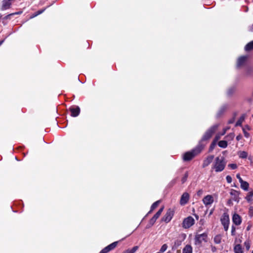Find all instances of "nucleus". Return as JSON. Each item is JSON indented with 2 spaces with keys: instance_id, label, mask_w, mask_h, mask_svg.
Listing matches in <instances>:
<instances>
[{
  "instance_id": "f257e3e1",
  "label": "nucleus",
  "mask_w": 253,
  "mask_h": 253,
  "mask_svg": "<svg viewBox=\"0 0 253 253\" xmlns=\"http://www.w3.org/2000/svg\"><path fill=\"white\" fill-rule=\"evenodd\" d=\"M225 165L226 162L224 158L222 156H219L215 158L212 169L217 172H220L224 169Z\"/></svg>"
},
{
  "instance_id": "f03ea898",
  "label": "nucleus",
  "mask_w": 253,
  "mask_h": 253,
  "mask_svg": "<svg viewBox=\"0 0 253 253\" xmlns=\"http://www.w3.org/2000/svg\"><path fill=\"white\" fill-rule=\"evenodd\" d=\"M195 220L192 216H188L184 219L182 222V227L185 229H187L194 225Z\"/></svg>"
},
{
  "instance_id": "7ed1b4c3",
  "label": "nucleus",
  "mask_w": 253,
  "mask_h": 253,
  "mask_svg": "<svg viewBox=\"0 0 253 253\" xmlns=\"http://www.w3.org/2000/svg\"><path fill=\"white\" fill-rule=\"evenodd\" d=\"M200 152V151L198 150H193L192 151L186 152L183 156V159L184 161H189L199 153Z\"/></svg>"
},
{
  "instance_id": "20e7f679",
  "label": "nucleus",
  "mask_w": 253,
  "mask_h": 253,
  "mask_svg": "<svg viewBox=\"0 0 253 253\" xmlns=\"http://www.w3.org/2000/svg\"><path fill=\"white\" fill-rule=\"evenodd\" d=\"M221 222L225 231H227L229 224V217L227 213H224L221 218Z\"/></svg>"
},
{
  "instance_id": "39448f33",
  "label": "nucleus",
  "mask_w": 253,
  "mask_h": 253,
  "mask_svg": "<svg viewBox=\"0 0 253 253\" xmlns=\"http://www.w3.org/2000/svg\"><path fill=\"white\" fill-rule=\"evenodd\" d=\"M217 128V126L215 125L211 127L207 131V132L205 133V135H204L203 139L204 140H207L211 137L212 135L213 134V133L215 132L216 129Z\"/></svg>"
},
{
  "instance_id": "423d86ee",
  "label": "nucleus",
  "mask_w": 253,
  "mask_h": 253,
  "mask_svg": "<svg viewBox=\"0 0 253 253\" xmlns=\"http://www.w3.org/2000/svg\"><path fill=\"white\" fill-rule=\"evenodd\" d=\"M207 234L206 233L197 235L195 236V244H200L203 242H207Z\"/></svg>"
},
{
  "instance_id": "0eeeda50",
  "label": "nucleus",
  "mask_w": 253,
  "mask_h": 253,
  "mask_svg": "<svg viewBox=\"0 0 253 253\" xmlns=\"http://www.w3.org/2000/svg\"><path fill=\"white\" fill-rule=\"evenodd\" d=\"M173 215V213L172 211L171 210L169 209L162 218V220L166 223H168L171 220Z\"/></svg>"
},
{
  "instance_id": "6e6552de",
  "label": "nucleus",
  "mask_w": 253,
  "mask_h": 253,
  "mask_svg": "<svg viewBox=\"0 0 253 253\" xmlns=\"http://www.w3.org/2000/svg\"><path fill=\"white\" fill-rule=\"evenodd\" d=\"M117 244L118 242H115L110 244L109 245L104 248L103 250H102L100 252V253H107L109 251L114 249L117 246Z\"/></svg>"
},
{
  "instance_id": "1a4fd4ad",
  "label": "nucleus",
  "mask_w": 253,
  "mask_h": 253,
  "mask_svg": "<svg viewBox=\"0 0 253 253\" xmlns=\"http://www.w3.org/2000/svg\"><path fill=\"white\" fill-rule=\"evenodd\" d=\"M203 202L206 206L211 205L213 202V197L211 195H207L203 198Z\"/></svg>"
},
{
  "instance_id": "9d476101",
  "label": "nucleus",
  "mask_w": 253,
  "mask_h": 253,
  "mask_svg": "<svg viewBox=\"0 0 253 253\" xmlns=\"http://www.w3.org/2000/svg\"><path fill=\"white\" fill-rule=\"evenodd\" d=\"M230 194L231 196L232 200L236 201L238 203L239 202V193L238 191L234 189H231L230 192Z\"/></svg>"
},
{
  "instance_id": "9b49d317",
  "label": "nucleus",
  "mask_w": 253,
  "mask_h": 253,
  "mask_svg": "<svg viewBox=\"0 0 253 253\" xmlns=\"http://www.w3.org/2000/svg\"><path fill=\"white\" fill-rule=\"evenodd\" d=\"M189 200V195L187 192H184L181 197L180 204L181 205H185Z\"/></svg>"
},
{
  "instance_id": "f8f14e48",
  "label": "nucleus",
  "mask_w": 253,
  "mask_h": 253,
  "mask_svg": "<svg viewBox=\"0 0 253 253\" xmlns=\"http://www.w3.org/2000/svg\"><path fill=\"white\" fill-rule=\"evenodd\" d=\"M70 110L71 112V116L74 117L78 116L80 112V109L79 107H72L70 108Z\"/></svg>"
},
{
  "instance_id": "ddd939ff",
  "label": "nucleus",
  "mask_w": 253,
  "mask_h": 253,
  "mask_svg": "<svg viewBox=\"0 0 253 253\" xmlns=\"http://www.w3.org/2000/svg\"><path fill=\"white\" fill-rule=\"evenodd\" d=\"M232 220L233 223L237 225H240L242 222L241 217L237 213H235L233 215Z\"/></svg>"
},
{
  "instance_id": "4468645a",
  "label": "nucleus",
  "mask_w": 253,
  "mask_h": 253,
  "mask_svg": "<svg viewBox=\"0 0 253 253\" xmlns=\"http://www.w3.org/2000/svg\"><path fill=\"white\" fill-rule=\"evenodd\" d=\"M213 158L214 156L213 155L207 157L203 162V167L205 168L208 166L213 161Z\"/></svg>"
},
{
  "instance_id": "2eb2a0df",
  "label": "nucleus",
  "mask_w": 253,
  "mask_h": 253,
  "mask_svg": "<svg viewBox=\"0 0 253 253\" xmlns=\"http://www.w3.org/2000/svg\"><path fill=\"white\" fill-rule=\"evenodd\" d=\"M247 59V56H243L240 57L237 60V65L238 67H240L243 65L245 63L246 60Z\"/></svg>"
},
{
  "instance_id": "dca6fc26",
  "label": "nucleus",
  "mask_w": 253,
  "mask_h": 253,
  "mask_svg": "<svg viewBox=\"0 0 253 253\" xmlns=\"http://www.w3.org/2000/svg\"><path fill=\"white\" fill-rule=\"evenodd\" d=\"M11 0H3L2 1V9H6L7 8H9L11 5Z\"/></svg>"
},
{
  "instance_id": "f3484780",
  "label": "nucleus",
  "mask_w": 253,
  "mask_h": 253,
  "mask_svg": "<svg viewBox=\"0 0 253 253\" xmlns=\"http://www.w3.org/2000/svg\"><path fill=\"white\" fill-rule=\"evenodd\" d=\"M182 253H192V248L189 245H187L183 249Z\"/></svg>"
},
{
  "instance_id": "a211bd4d",
  "label": "nucleus",
  "mask_w": 253,
  "mask_h": 253,
  "mask_svg": "<svg viewBox=\"0 0 253 253\" xmlns=\"http://www.w3.org/2000/svg\"><path fill=\"white\" fill-rule=\"evenodd\" d=\"M238 155L239 158L242 159H245L248 157V153L244 151H240L238 152Z\"/></svg>"
},
{
  "instance_id": "6ab92c4d",
  "label": "nucleus",
  "mask_w": 253,
  "mask_h": 253,
  "mask_svg": "<svg viewBox=\"0 0 253 253\" xmlns=\"http://www.w3.org/2000/svg\"><path fill=\"white\" fill-rule=\"evenodd\" d=\"M240 184H241V187L243 190H246V191L248 190L249 185L247 182L243 180L240 182Z\"/></svg>"
},
{
  "instance_id": "aec40b11",
  "label": "nucleus",
  "mask_w": 253,
  "mask_h": 253,
  "mask_svg": "<svg viewBox=\"0 0 253 253\" xmlns=\"http://www.w3.org/2000/svg\"><path fill=\"white\" fill-rule=\"evenodd\" d=\"M218 145L222 148H225L227 147V141L226 140H220L218 143Z\"/></svg>"
},
{
  "instance_id": "412c9836",
  "label": "nucleus",
  "mask_w": 253,
  "mask_h": 253,
  "mask_svg": "<svg viewBox=\"0 0 253 253\" xmlns=\"http://www.w3.org/2000/svg\"><path fill=\"white\" fill-rule=\"evenodd\" d=\"M235 253H243V250L240 245H236L234 249Z\"/></svg>"
},
{
  "instance_id": "4be33fe9",
  "label": "nucleus",
  "mask_w": 253,
  "mask_h": 253,
  "mask_svg": "<svg viewBox=\"0 0 253 253\" xmlns=\"http://www.w3.org/2000/svg\"><path fill=\"white\" fill-rule=\"evenodd\" d=\"M138 247L137 246L133 247L132 249H129L125 251L123 253H135V252L138 250Z\"/></svg>"
},
{
  "instance_id": "5701e85b",
  "label": "nucleus",
  "mask_w": 253,
  "mask_h": 253,
  "mask_svg": "<svg viewBox=\"0 0 253 253\" xmlns=\"http://www.w3.org/2000/svg\"><path fill=\"white\" fill-rule=\"evenodd\" d=\"M250 130V127L249 126H246V127L243 128V131L244 136L246 138H249L250 136V133L247 131V130Z\"/></svg>"
},
{
  "instance_id": "b1692460",
  "label": "nucleus",
  "mask_w": 253,
  "mask_h": 253,
  "mask_svg": "<svg viewBox=\"0 0 253 253\" xmlns=\"http://www.w3.org/2000/svg\"><path fill=\"white\" fill-rule=\"evenodd\" d=\"M253 197V191H250L248 193V194L245 198L248 202L250 203L252 201Z\"/></svg>"
},
{
  "instance_id": "393cba45",
  "label": "nucleus",
  "mask_w": 253,
  "mask_h": 253,
  "mask_svg": "<svg viewBox=\"0 0 253 253\" xmlns=\"http://www.w3.org/2000/svg\"><path fill=\"white\" fill-rule=\"evenodd\" d=\"M159 215H158L157 213H156L153 217L150 219V224L151 225H153L155 222H156V220L159 217Z\"/></svg>"
},
{
  "instance_id": "a878e982",
  "label": "nucleus",
  "mask_w": 253,
  "mask_h": 253,
  "mask_svg": "<svg viewBox=\"0 0 253 253\" xmlns=\"http://www.w3.org/2000/svg\"><path fill=\"white\" fill-rule=\"evenodd\" d=\"M245 50L247 51L250 50H252V49H253V41L248 43L246 45V46H245Z\"/></svg>"
},
{
  "instance_id": "bb28decb",
  "label": "nucleus",
  "mask_w": 253,
  "mask_h": 253,
  "mask_svg": "<svg viewBox=\"0 0 253 253\" xmlns=\"http://www.w3.org/2000/svg\"><path fill=\"white\" fill-rule=\"evenodd\" d=\"M235 137V135L233 133H230L227 135L226 136L225 138L227 139V141H232L233 140Z\"/></svg>"
},
{
  "instance_id": "cd10ccee",
  "label": "nucleus",
  "mask_w": 253,
  "mask_h": 253,
  "mask_svg": "<svg viewBox=\"0 0 253 253\" xmlns=\"http://www.w3.org/2000/svg\"><path fill=\"white\" fill-rule=\"evenodd\" d=\"M221 236L220 235H216L214 238V241L216 244H219L221 242Z\"/></svg>"
},
{
  "instance_id": "c85d7f7f",
  "label": "nucleus",
  "mask_w": 253,
  "mask_h": 253,
  "mask_svg": "<svg viewBox=\"0 0 253 253\" xmlns=\"http://www.w3.org/2000/svg\"><path fill=\"white\" fill-rule=\"evenodd\" d=\"M160 202V201H157L155 202V203H154L152 204V205L151 206L150 211H152L155 208H156L158 207V206L159 205Z\"/></svg>"
},
{
  "instance_id": "c756f323",
  "label": "nucleus",
  "mask_w": 253,
  "mask_h": 253,
  "mask_svg": "<svg viewBox=\"0 0 253 253\" xmlns=\"http://www.w3.org/2000/svg\"><path fill=\"white\" fill-rule=\"evenodd\" d=\"M168 249V246L167 244H164L161 248L160 252V253H162L165 252Z\"/></svg>"
},
{
  "instance_id": "7c9ffc66",
  "label": "nucleus",
  "mask_w": 253,
  "mask_h": 253,
  "mask_svg": "<svg viewBox=\"0 0 253 253\" xmlns=\"http://www.w3.org/2000/svg\"><path fill=\"white\" fill-rule=\"evenodd\" d=\"M245 246L247 250H249L250 248V243L249 241H246L244 243Z\"/></svg>"
},
{
  "instance_id": "2f4dec72",
  "label": "nucleus",
  "mask_w": 253,
  "mask_h": 253,
  "mask_svg": "<svg viewBox=\"0 0 253 253\" xmlns=\"http://www.w3.org/2000/svg\"><path fill=\"white\" fill-rule=\"evenodd\" d=\"M188 177V174L187 173H186L184 175V176L182 177L181 179V182L182 183H184L187 180Z\"/></svg>"
},
{
  "instance_id": "473e14b6",
  "label": "nucleus",
  "mask_w": 253,
  "mask_h": 253,
  "mask_svg": "<svg viewBox=\"0 0 253 253\" xmlns=\"http://www.w3.org/2000/svg\"><path fill=\"white\" fill-rule=\"evenodd\" d=\"M228 167L233 169H236L237 168V165L234 164H229V165H228Z\"/></svg>"
},
{
  "instance_id": "72a5a7b5",
  "label": "nucleus",
  "mask_w": 253,
  "mask_h": 253,
  "mask_svg": "<svg viewBox=\"0 0 253 253\" xmlns=\"http://www.w3.org/2000/svg\"><path fill=\"white\" fill-rule=\"evenodd\" d=\"M216 142H215V141H213L212 142V143H211V147H210V150L211 151L213 149V148H214L215 146L216 145Z\"/></svg>"
},
{
  "instance_id": "f704fd0d",
  "label": "nucleus",
  "mask_w": 253,
  "mask_h": 253,
  "mask_svg": "<svg viewBox=\"0 0 253 253\" xmlns=\"http://www.w3.org/2000/svg\"><path fill=\"white\" fill-rule=\"evenodd\" d=\"M226 180H227V182L228 183H231L232 182V177L229 176V175H227L226 177Z\"/></svg>"
},
{
  "instance_id": "c9c22d12",
  "label": "nucleus",
  "mask_w": 253,
  "mask_h": 253,
  "mask_svg": "<svg viewBox=\"0 0 253 253\" xmlns=\"http://www.w3.org/2000/svg\"><path fill=\"white\" fill-rule=\"evenodd\" d=\"M221 136V133L216 134L213 141H215V142H217V141L220 139Z\"/></svg>"
},
{
  "instance_id": "e433bc0d",
  "label": "nucleus",
  "mask_w": 253,
  "mask_h": 253,
  "mask_svg": "<svg viewBox=\"0 0 253 253\" xmlns=\"http://www.w3.org/2000/svg\"><path fill=\"white\" fill-rule=\"evenodd\" d=\"M164 210V207H162L156 213L158 215H159V216H160V215L161 214L163 211Z\"/></svg>"
},
{
  "instance_id": "4c0bfd02",
  "label": "nucleus",
  "mask_w": 253,
  "mask_h": 253,
  "mask_svg": "<svg viewBox=\"0 0 253 253\" xmlns=\"http://www.w3.org/2000/svg\"><path fill=\"white\" fill-rule=\"evenodd\" d=\"M164 210V207H162L156 213L158 215H159V216H160V215L161 214L163 211Z\"/></svg>"
},
{
  "instance_id": "58836bf2",
  "label": "nucleus",
  "mask_w": 253,
  "mask_h": 253,
  "mask_svg": "<svg viewBox=\"0 0 253 253\" xmlns=\"http://www.w3.org/2000/svg\"><path fill=\"white\" fill-rule=\"evenodd\" d=\"M236 177L238 179L239 181V182L240 183L242 181H243V180L242 179V178L240 177V174H237L236 175Z\"/></svg>"
},
{
  "instance_id": "ea45409f",
  "label": "nucleus",
  "mask_w": 253,
  "mask_h": 253,
  "mask_svg": "<svg viewBox=\"0 0 253 253\" xmlns=\"http://www.w3.org/2000/svg\"><path fill=\"white\" fill-rule=\"evenodd\" d=\"M242 138V135L241 134H239L236 137V139L237 141H239Z\"/></svg>"
},
{
  "instance_id": "a19ab883",
  "label": "nucleus",
  "mask_w": 253,
  "mask_h": 253,
  "mask_svg": "<svg viewBox=\"0 0 253 253\" xmlns=\"http://www.w3.org/2000/svg\"><path fill=\"white\" fill-rule=\"evenodd\" d=\"M235 228L233 226L232 227L231 234L232 235H235Z\"/></svg>"
},
{
  "instance_id": "79ce46f5",
  "label": "nucleus",
  "mask_w": 253,
  "mask_h": 253,
  "mask_svg": "<svg viewBox=\"0 0 253 253\" xmlns=\"http://www.w3.org/2000/svg\"><path fill=\"white\" fill-rule=\"evenodd\" d=\"M228 129V127L224 128L223 129V133H221V135H224Z\"/></svg>"
},
{
  "instance_id": "37998d69",
  "label": "nucleus",
  "mask_w": 253,
  "mask_h": 253,
  "mask_svg": "<svg viewBox=\"0 0 253 253\" xmlns=\"http://www.w3.org/2000/svg\"><path fill=\"white\" fill-rule=\"evenodd\" d=\"M232 200L231 199H230V200L228 201V203L229 204H231V203H232Z\"/></svg>"
},
{
  "instance_id": "c03bdc74",
  "label": "nucleus",
  "mask_w": 253,
  "mask_h": 253,
  "mask_svg": "<svg viewBox=\"0 0 253 253\" xmlns=\"http://www.w3.org/2000/svg\"><path fill=\"white\" fill-rule=\"evenodd\" d=\"M250 31H253V25H252V27L250 29Z\"/></svg>"
},
{
  "instance_id": "a18cd8bd",
  "label": "nucleus",
  "mask_w": 253,
  "mask_h": 253,
  "mask_svg": "<svg viewBox=\"0 0 253 253\" xmlns=\"http://www.w3.org/2000/svg\"><path fill=\"white\" fill-rule=\"evenodd\" d=\"M3 41H4L3 40L0 41V46L2 44V43L3 42Z\"/></svg>"
},
{
  "instance_id": "49530a36",
  "label": "nucleus",
  "mask_w": 253,
  "mask_h": 253,
  "mask_svg": "<svg viewBox=\"0 0 253 253\" xmlns=\"http://www.w3.org/2000/svg\"><path fill=\"white\" fill-rule=\"evenodd\" d=\"M42 12V11H38V13L36 15H38V14H41Z\"/></svg>"
},
{
  "instance_id": "de8ad7c7",
  "label": "nucleus",
  "mask_w": 253,
  "mask_h": 253,
  "mask_svg": "<svg viewBox=\"0 0 253 253\" xmlns=\"http://www.w3.org/2000/svg\"><path fill=\"white\" fill-rule=\"evenodd\" d=\"M13 14H11L8 15L7 16H6V18H8V17H9V16H11V15H13Z\"/></svg>"
},
{
  "instance_id": "09e8293b",
  "label": "nucleus",
  "mask_w": 253,
  "mask_h": 253,
  "mask_svg": "<svg viewBox=\"0 0 253 253\" xmlns=\"http://www.w3.org/2000/svg\"><path fill=\"white\" fill-rule=\"evenodd\" d=\"M201 192H202V191H199V194H201Z\"/></svg>"
},
{
  "instance_id": "8fccbe9b",
  "label": "nucleus",
  "mask_w": 253,
  "mask_h": 253,
  "mask_svg": "<svg viewBox=\"0 0 253 253\" xmlns=\"http://www.w3.org/2000/svg\"><path fill=\"white\" fill-rule=\"evenodd\" d=\"M201 192H202V191H199V194H201Z\"/></svg>"
},
{
  "instance_id": "3c124183",
  "label": "nucleus",
  "mask_w": 253,
  "mask_h": 253,
  "mask_svg": "<svg viewBox=\"0 0 253 253\" xmlns=\"http://www.w3.org/2000/svg\"><path fill=\"white\" fill-rule=\"evenodd\" d=\"M250 210H252V207H250Z\"/></svg>"
},
{
  "instance_id": "603ef678",
  "label": "nucleus",
  "mask_w": 253,
  "mask_h": 253,
  "mask_svg": "<svg viewBox=\"0 0 253 253\" xmlns=\"http://www.w3.org/2000/svg\"><path fill=\"white\" fill-rule=\"evenodd\" d=\"M250 210H252V207H250Z\"/></svg>"
}]
</instances>
